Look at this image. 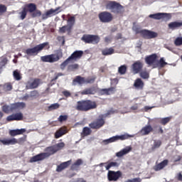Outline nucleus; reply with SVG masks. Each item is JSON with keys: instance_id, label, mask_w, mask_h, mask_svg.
Here are the masks:
<instances>
[{"instance_id": "64", "label": "nucleus", "mask_w": 182, "mask_h": 182, "mask_svg": "<svg viewBox=\"0 0 182 182\" xmlns=\"http://www.w3.org/2000/svg\"><path fill=\"white\" fill-rule=\"evenodd\" d=\"M1 63H6V59L4 58L2 60Z\"/></svg>"}, {"instance_id": "40", "label": "nucleus", "mask_w": 182, "mask_h": 182, "mask_svg": "<svg viewBox=\"0 0 182 182\" xmlns=\"http://www.w3.org/2000/svg\"><path fill=\"white\" fill-rule=\"evenodd\" d=\"M139 73V76L140 77H141L142 79H149V77H150V74H149V72L146 71V70H141Z\"/></svg>"}, {"instance_id": "37", "label": "nucleus", "mask_w": 182, "mask_h": 182, "mask_svg": "<svg viewBox=\"0 0 182 182\" xmlns=\"http://www.w3.org/2000/svg\"><path fill=\"white\" fill-rule=\"evenodd\" d=\"M171 119H173V117H167L165 118H161L159 121L160 124H162V126H166V124L170 123L171 121Z\"/></svg>"}, {"instance_id": "42", "label": "nucleus", "mask_w": 182, "mask_h": 182, "mask_svg": "<svg viewBox=\"0 0 182 182\" xmlns=\"http://www.w3.org/2000/svg\"><path fill=\"white\" fill-rule=\"evenodd\" d=\"M13 76L15 80H21L22 79V75H21V73L18 70L14 71Z\"/></svg>"}, {"instance_id": "15", "label": "nucleus", "mask_w": 182, "mask_h": 182, "mask_svg": "<svg viewBox=\"0 0 182 182\" xmlns=\"http://www.w3.org/2000/svg\"><path fill=\"white\" fill-rule=\"evenodd\" d=\"M130 137H133V136L128 134H124L120 136L117 135V136H112L105 140V141H107V143H113L114 141H117V140H127V139H130Z\"/></svg>"}, {"instance_id": "8", "label": "nucleus", "mask_w": 182, "mask_h": 182, "mask_svg": "<svg viewBox=\"0 0 182 182\" xmlns=\"http://www.w3.org/2000/svg\"><path fill=\"white\" fill-rule=\"evenodd\" d=\"M83 56V51L82 50H75L74 51L71 55L67 58L64 62H63L60 64V68L65 69L68 65H69L70 62H72V60H77L80 59Z\"/></svg>"}, {"instance_id": "45", "label": "nucleus", "mask_w": 182, "mask_h": 182, "mask_svg": "<svg viewBox=\"0 0 182 182\" xmlns=\"http://www.w3.org/2000/svg\"><path fill=\"white\" fill-rule=\"evenodd\" d=\"M2 87L4 92H11V90L12 89V85H11V83H6L2 86Z\"/></svg>"}, {"instance_id": "34", "label": "nucleus", "mask_w": 182, "mask_h": 182, "mask_svg": "<svg viewBox=\"0 0 182 182\" xmlns=\"http://www.w3.org/2000/svg\"><path fill=\"white\" fill-rule=\"evenodd\" d=\"M113 53H114V49L112 48H105L102 50V55L103 56H109V55H113Z\"/></svg>"}, {"instance_id": "24", "label": "nucleus", "mask_w": 182, "mask_h": 182, "mask_svg": "<svg viewBox=\"0 0 182 182\" xmlns=\"http://www.w3.org/2000/svg\"><path fill=\"white\" fill-rule=\"evenodd\" d=\"M168 164V160L165 159L163 161H161L159 164H156L155 166L153 167V170L154 171H160V170H163Z\"/></svg>"}, {"instance_id": "3", "label": "nucleus", "mask_w": 182, "mask_h": 182, "mask_svg": "<svg viewBox=\"0 0 182 182\" xmlns=\"http://www.w3.org/2000/svg\"><path fill=\"white\" fill-rule=\"evenodd\" d=\"M97 107V104H96V102L90 100H83L77 102L75 110L78 112H89V110H93V109H96Z\"/></svg>"}, {"instance_id": "50", "label": "nucleus", "mask_w": 182, "mask_h": 182, "mask_svg": "<svg viewBox=\"0 0 182 182\" xmlns=\"http://www.w3.org/2000/svg\"><path fill=\"white\" fill-rule=\"evenodd\" d=\"M159 65L160 66V68H164V66H166V65H167V63L164 60V58H160L159 61Z\"/></svg>"}, {"instance_id": "30", "label": "nucleus", "mask_w": 182, "mask_h": 182, "mask_svg": "<svg viewBox=\"0 0 182 182\" xmlns=\"http://www.w3.org/2000/svg\"><path fill=\"white\" fill-rule=\"evenodd\" d=\"M134 86L136 89H143L144 87V82L141 80V78H137L134 81Z\"/></svg>"}, {"instance_id": "25", "label": "nucleus", "mask_w": 182, "mask_h": 182, "mask_svg": "<svg viewBox=\"0 0 182 182\" xmlns=\"http://www.w3.org/2000/svg\"><path fill=\"white\" fill-rule=\"evenodd\" d=\"M82 164H83V160L78 159L74 164L71 165L70 169L73 170V171H78Z\"/></svg>"}, {"instance_id": "48", "label": "nucleus", "mask_w": 182, "mask_h": 182, "mask_svg": "<svg viewBox=\"0 0 182 182\" xmlns=\"http://www.w3.org/2000/svg\"><path fill=\"white\" fill-rule=\"evenodd\" d=\"M175 46H181L182 45V37H178L174 41Z\"/></svg>"}, {"instance_id": "62", "label": "nucleus", "mask_w": 182, "mask_h": 182, "mask_svg": "<svg viewBox=\"0 0 182 182\" xmlns=\"http://www.w3.org/2000/svg\"><path fill=\"white\" fill-rule=\"evenodd\" d=\"M75 182H86L83 178H78L76 181Z\"/></svg>"}, {"instance_id": "9", "label": "nucleus", "mask_w": 182, "mask_h": 182, "mask_svg": "<svg viewBox=\"0 0 182 182\" xmlns=\"http://www.w3.org/2000/svg\"><path fill=\"white\" fill-rule=\"evenodd\" d=\"M81 41L85 43L97 45L100 42V37L97 35L84 34L81 38Z\"/></svg>"}, {"instance_id": "23", "label": "nucleus", "mask_w": 182, "mask_h": 182, "mask_svg": "<svg viewBox=\"0 0 182 182\" xmlns=\"http://www.w3.org/2000/svg\"><path fill=\"white\" fill-rule=\"evenodd\" d=\"M116 91V87H111L109 88H104V89H100L98 92L101 96H103L104 95H112V93H114Z\"/></svg>"}, {"instance_id": "13", "label": "nucleus", "mask_w": 182, "mask_h": 182, "mask_svg": "<svg viewBox=\"0 0 182 182\" xmlns=\"http://www.w3.org/2000/svg\"><path fill=\"white\" fill-rule=\"evenodd\" d=\"M144 63L141 60L135 61L131 66V69L134 75H137L143 70Z\"/></svg>"}, {"instance_id": "38", "label": "nucleus", "mask_w": 182, "mask_h": 182, "mask_svg": "<svg viewBox=\"0 0 182 182\" xmlns=\"http://www.w3.org/2000/svg\"><path fill=\"white\" fill-rule=\"evenodd\" d=\"M67 26L72 29L73 25H75V22H76V18H75V16H71L67 20Z\"/></svg>"}, {"instance_id": "22", "label": "nucleus", "mask_w": 182, "mask_h": 182, "mask_svg": "<svg viewBox=\"0 0 182 182\" xmlns=\"http://www.w3.org/2000/svg\"><path fill=\"white\" fill-rule=\"evenodd\" d=\"M168 16L169 15L167 13H156L149 16L151 19H156L157 21H159V19H164V18H168Z\"/></svg>"}, {"instance_id": "11", "label": "nucleus", "mask_w": 182, "mask_h": 182, "mask_svg": "<svg viewBox=\"0 0 182 182\" xmlns=\"http://www.w3.org/2000/svg\"><path fill=\"white\" fill-rule=\"evenodd\" d=\"M98 18L102 23H109L113 21V14L109 11H102L98 14Z\"/></svg>"}, {"instance_id": "6", "label": "nucleus", "mask_w": 182, "mask_h": 182, "mask_svg": "<svg viewBox=\"0 0 182 182\" xmlns=\"http://www.w3.org/2000/svg\"><path fill=\"white\" fill-rule=\"evenodd\" d=\"M26 104L25 102H16L11 104V105H4L2 106V112L4 113H11V112H15L16 110L25 109Z\"/></svg>"}, {"instance_id": "29", "label": "nucleus", "mask_w": 182, "mask_h": 182, "mask_svg": "<svg viewBox=\"0 0 182 182\" xmlns=\"http://www.w3.org/2000/svg\"><path fill=\"white\" fill-rule=\"evenodd\" d=\"M132 151L131 146H127L126 148L123 149L120 151L116 153L117 157H123L125 154H127Z\"/></svg>"}, {"instance_id": "7", "label": "nucleus", "mask_w": 182, "mask_h": 182, "mask_svg": "<svg viewBox=\"0 0 182 182\" xmlns=\"http://www.w3.org/2000/svg\"><path fill=\"white\" fill-rule=\"evenodd\" d=\"M106 9L111 11L112 14H122L123 11L124 7L120 4V3H117L115 1H109L105 5Z\"/></svg>"}, {"instance_id": "57", "label": "nucleus", "mask_w": 182, "mask_h": 182, "mask_svg": "<svg viewBox=\"0 0 182 182\" xmlns=\"http://www.w3.org/2000/svg\"><path fill=\"white\" fill-rule=\"evenodd\" d=\"M176 178L178 181H182V174L181 172L177 173Z\"/></svg>"}, {"instance_id": "32", "label": "nucleus", "mask_w": 182, "mask_h": 182, "mask_svg": "<svg viewBox=\"0 0 182 182\" xmlns=\"http://www.w3.org/2000/svg\"><path fill=\"white\" fill-rule=\"evenodd\" d=\"M182 26V21L181 22H178V21H173V22H171L168 24V28L169 29H177V28H181Z\"/></svg>"}, {"instance_id": "47", "label": "nucleus", "mask_w": 182, "mask_h": 182, "mask_svg": "<svg viewBox=\"0 0 182 182\" xmlns=\"http://www.w3.org/2000/svg\"><path fill=\"white\" fill-rule=\"evenodd\" d=\"M59 107H60V105L58 103L52 104L48 107V110H56Z\"/></svg>"}, {"instance_id": "43", "label": "nucleus", "mask_w": 182, "mask_h": 182, "mask_svg": "<svg viewBox=\"0 0 182 182\" xmlns=\"http://www.w3.org/2000/svg\"><path fill=\"white\" fill-rule=\"evenodd\" d=\"M77 69H79L78 64H71L69 65L68 67V70H69L70 72H75V70H77Z\"/></svg>"}, {"instance_id": "5", "label": "nucleus", "mask_w": 182, "mask_h": 182, "mask_svg": "<svg viewBox=\"0 0 182 182\" xmlns=\"http://www.w3.org/2000/svg\"><path fill=\"white\" fill-rule=\"evenodd\" d=\"M63 58V53L61 50H58L54 54H50L41 57V61L45 62L47 63H55V62H58Z\"/></svg>"}, {"instance_id": "39", "label": "nucleus", "mask_w": 182, "mask_h": 182, "mask_svg": "<svg viewBox=\"0 0 182 182\" xmlns=\"http://www.w3.org/2000/svg\"><path fill=\"white\" fill-rule=\"evenodd\" d=\"M126 72H127V66H126V65H123L119 67L118 73L119 75H126Z\"/></svg>"}, {"instance_id": "12", "label": "nucleus", "mask_w": 182, "mask_h": 182, "mask_svg": "<svg viewBox=\"0 0 182 182\" xmlns=\"http://www.w3.org/2000/svg\"><path fill=\"white\" fill-rule=\"evenodd\" d=\"M63 9L62 7L58 6L55 9H50L47 11L46 14L42 15V19H48V18H50V16H55V15H58V14H60Z\"/></svg>"}, {"instance_id": "41", "label": "nucleus", "mask_w": 182, "mask_h": 182, "mask_svg": "<svg viewBox=\"0 0 182 182\" xmlns=\"http://www.w3.org/2000/svg\"><path fill=\"white\" fill-rule=\"evenodd\" d=\"M161 140H154V144L151 147V150H156V149H159L160 146H161Z\"/></svg>"}, {"instance_id": "33", "label": "nucleus", "mask_w": 182, "mask_h": 182, "mask_svg": "<svg viewBox=\"0 0 182 182\" xmlns=\"http://www.w3.org/2000/svg\"><path fill=\"white\" fill-rule=\"evenodd\" d=\"M64 134H66V129L65 128H60L55 133V139H59L62 137Z\"/></svg>"}, {"instance_id": "19", "label": "nucleus", "mask_w": 182, "mask_h": 182, "mask_svg": "<svg viewBox=\"0 0 182 182\" xmlns=\"http://www.w3.org/2000/svg\"><path fill=\"white\" fill-rule=\"evenodd\" d=\"M152 132H154V129L151 125L149 124L142 127V129L139 131V133L141 136H147L149 134L152 133Z\"/></svg>"}, {"instance_id": "2", "label": "nucleus", "mask_w": 182, "mask_h": 182, "mask_svg": "<svg viewBox=\"0 0 182 182\" xmlns=\"http://www.w3.org/2000/svg\"><path fill=\"white\" fill-rule=\"evenodd\" d=\"M28 14H31L32 18H38L42 16V11L41 10H38V7L36 4L33 3H29L26 4L23 8L22 11L19 12L20 18L23 21L25 18H26V15Z\"/></svg>"}, {"instance_id": "1", "label": "nucleus", "mask_w": 182, "mask_h": 182, "mask_svg": "<svg viewBox=\"0 0 182 182\" xmlns=\"http://www.w3.org/2000/svg\"><path fill=\"white\" fill-rule=\"evenodd\" d=\"M65 147L64 142H60L55 145L48 146L46 148V151L44 153L38 154L30 159V163H36V161H42V160H45L47 157H50V156H53L55 153H58L59 150H62Z\"/></svg>"}, {"instance_id": "27", "label": "nucleus", "mask_w": 182, "mask_h": 182, "mask_svg": "<svg viewBox=\"0 0 182 182\" xmlns=\"http://www.w3.org/2000/svg\"><path fill=\"white\" fill-rule=\"evenodd\" d=\"M0 143H2L4 146H9V144H17L18 139L12 138L11 139H0Z\"/></svg>"}, {"instance_id": "55", "label": "nucleus", "mask_w": 182, "mask_h": 182, "mask_svg": "<svg viewBox=\"0 0 182 182\" xmlns=\"http://www.w3.org/2000/svg\"><path fill=\"white\" fill-rule=\"evenodd\" d=\"M156 129H158L156 130V133H159L160 134H163V133H164V131L163 130V128L161 126H156Z\"/></svg>"}, {"instance_id": "61", "label": "nucleus", "mask_w": 182, "mask_h": 182, "mask_svg": "<svg viewBox=\"0 0 182 182\" xmlns=\"http://www.w3.org/2000/svg\"><path fill=\"white\" fill-rule=\"evenodd\" d=\"M151 109V107H149V106H145L144 107V110L145 112H148V110H150Z\"/></svg>"}, {"instance_id": "52", "label": "nucleus", "mask_w": 182, "mask_h": 182, "mask_svg": "<svg viewBox=\"0 0 182 182\" xmlns=\"http://www.w3.org/2000/svg\"><path fill=\"white\" fill-rule=\"evenodd\" d=\"M95 80H96V77H92L91 78H87L85 80V83H95Z\"/></svg>"}, {"instance_id": "59", "label": "nucleus", "mask_w": 182, "mask_h": 182, "mask_svg": "<svg viewBox=\"0 0 182 182\" xmlns=\"http://www.w3.org/2000/svg\"><path fill=\"white\" fill-rule=\"evenodd\" d=\"M31 97H35L36 96H38V91H33L30 94Z\"/></svg>"}, {"instance_id": "21", "label": "nucleus", "mask_w": 182, "mask_h": 182, "mask_svg": "<svg viewBox=\"0 0 182 182\" xmlns=\"http://www.w3.org/2000/svg\"><path fill=\"white\" fill-rule=\"evenodd\" d=\"M70 164H72V159L63 162L57 166L56 171H58V173H60L61 171H63V170L68 168Z\"/></svg>"}, {"instance_id": "31", "label": "nucleus", "mask_w": 182, "mask_h": 182, "mask_svg": "<svg viewBox=\"0 0 182 182\" xmlns=\"http://www.w3.org/2000/svg\"><path fill=\"white\" fill-rule=\"evenodd\" d=\"M73 82L74 85H76V83H77L80 85L86 83L85 77H81L80 75L76 76L75 78L73 80Z\"/></svg>"}, {"instance_id": "20", "label": "nucleus", "mask_w": 182, "mask_h": 182, "mask_svg": "<svg viewBox=\"0 0 182 182\" xmlns=\"http://www.w3.org/2000/svg\"><path fill=\"white\" fill-rule=\"evenodd\" d=\"M156 59L157 54H151L145 57V63H146V65H148L149 66H152V65H154Z\"/></svg>"}, {"instance_id": "53", "label": "nucleus", "mask_w": 182, "mask_h": 182, "mask_svg": "<svg viewBox=\"0 0 182 182\" xmlns=\"http://www.w3.org/2000/svg\"><path fill=\"white\" fill-rule=\"evenodd\" d=\"M124 182H141V179L140 178H134L132 179H128Z\"/></svg>"}, {"instance_id": "46", "label": "nucleus", "mask_w": 182, "mask_h": 182, "mask_svg": "<svg viewBox=\"0 0 182 182\" xmlns=\"http://www.w3.org/2000/svg\"><path fill=\"white\" fill-rule=\"evenodd\" d=\"M8 8L4 4H0V16L6 12Z\"/></svg>"}, {"instance_id": "49", "label": "nucleus", "mask_w": 182, "mask_h": 182, "mask_svg": "<svg viewBox=\"0 0 182 182\" xmlns=\"http://www.w3.org/2000/svg\"><path fill=\"white\" fill-rule=\"evenodd\" d=\"M114 113H117V110L111 108L107 112V113L105 114V117H107V116H110V114H114Z\"/></svg>"}, {"instance_id": "36", "label": "nucleus", "mask_w": 182, "mask_h": 182, "mask_svg": "<svg viewBox=\"0 0 182 182\" xmlns=\"http://www.w3.org/2000/svg\"><path fill=\"white\" fill-rule=\"evenodd\" d=\"M72 31V28L69 27V26L65 25L63 26V27H60L59 28V33H65L66 32H68V33H70V31Z\"/></svg>"}, {"instance_id": "63", "label": "nucleus", "mask_w": 182, "mask_h": 182, "mask_svg": "<svg viewBox=\"0 0 182 182\" xmlns=\"http://www.w3.org/2000/svg\"><path fill=\"white\" fill-rule=\"evenodd\" d=\"M4 117V113L2 112H0V120Z\"/></svg>"}, {"instance_id": "17", "label": "nucleus", "mask_w": 182, "mask_h": 182, "mask_svg": "<svg viewBox=\"0 0 182 182\" xmlns=\"http://www.w3.org/2000/svg\"><path fill=\"white\" fill-rule=\"evenodd\" d=\"M6 120L7 122H19L21 120H23V114H22V112L12 114L6 117Z\"/></svg>"}, {"instance_id": "26", "label": "nucleus", "mask_w": 182, "mask_h": 182, "mask_svg": "<svg viewBox=\"0 0 182 182\" xmlns=\"http://www.w3.org/2000/svg\"><path fill=\"white\" fill-rule=\"evenodd\" d=\"M97 93V90L95 87L86 88L84 90L81 91L80 95H96Z\"/></svg>"}, {"instance_id": "14", "label": "nucleus", "mask_w": 182, "mask_h": 182, "mask_svg": "<svg viewBox=\"0 0 182 182\" xmlns=\"http://www.w3.org/2000/svg\"><path fill=\"white\" fill-rule=\"evenodd\" d=\"M122 177V172L120 171H109L107 173V178L109 181H117Z\"/></svg>"}, {"instance_id": "4", "label": "nucleus", "mask_w": 182, "mask_h": 182, "mask_svg": "<svg viewBox=\"0 0 182 182\" xmlns=\"http://www.w3.org/2000/svg\"><path fill=\"white\" fill-rule=\"evenodd\" d=\"M133 31H134L136 35H140L144 39H154L157 38V33L151 31L147 29H141L140 27L134 26Z\"/></svg>"}, {"instance_id": "58", "label": "nucleus", "mask_w": 182, "mask_h": 182, "mask_svg": "<svg viewBox=\"0 0 182 182\" xmlns=\"http://www.w3.org/2000/svg\"><path fill=\"white\" fill-rule=\"evenodd\" d=\"M182 157L180 155H178L175 156L174 163H177V161H180L181 160Z\"/></svg>"}, {"instance_id": "18", "label": "nucleus", "mask_w": 182, "mask_h": 182, "mask_svg": "<svg viewBox=\"0 0 182 182\" xmlns=\"http://www.w3.org/2000/svg\"><path fill=\"white\" fill-rule=\"evenodd\" d=\"M41 82V80L39 78L34 79L32 82H28L26 85V89H36L37 87H38Z\"/></svg>"}, {"instance_id": "56", "label": "nucleus", "mask_w": 182, "mask_h": 182, "mask_svg": "<svg viewBox=\"0 0 182 182\" xmlns=\"http://www.w3.org/2000/svg\"><path fill=\"white\" fill-rule=\"evenodd\" d=\"M63 95L65 97H70L71 94L69 91L65 90L63 92Z\"/></svg>"}, {"instance_id": "54", "label": "nucleus", "mask_w": 182, "mask_h": 182, "mask_svg": "<svg viewBox=\"0 0 182 182\" xmlns=\"http://www.w3.org/2000/svg\"><path fill=\"white\" fill-rule=\"evenodd\" d=\"M59 76H62L61 73H59L58 74H57L53 80H51V83H53V85H55V82H56V80H58V79L59 78Z\"/></svg>"}, {"instance_id": "44", "label": "nucleus", "mask_w": 182, "mask_h": 182, "mask_svg": "<svg viewBox=\"0 0 182 182\" xmlns=\"http://www.w3.org/2000/svg\"><path fill=\"white\" fill-rule=\"evenodd\" d=\"M112 167H119V164L117 162H109L106 166V170H110Z\"/></svg>"}, {"instance_id": "28", "label": "nucleus", "mask_w": 182, "mask_h": 182, "mask_svg": "<svg viewBox=\"0 0 182 182\" xmlns=\"http://www.w3.org/2000/svg\"><path fill=\"white\" fill-rule=\"evenodd\" d=\"M26 132V129H11L9 131V134L11 136V137H15V136H18L19 134H23V133H25Z\"/></svg>"}, {"instance_id": "51", "label": "nucleus", "mask_w": 182, "mask_h": 182, "mask_svg": "<svg viewBox=\"0 0 182 182\" xmlns=\"http://www.w3.org/2000/svg\"><path fill=\"white\" fill-rule=\"evenodd\" d=\"M66 120H68V115H60L58 117V122H60V123L63 122H66Z\"/></svg>"}, {"instance_id": "16", "label": "nucleus", "mask_w": 182, "mask_h": 182, "mask_svg": "<svg viewBox=\"0 0 182 182\" xmlns=\"http://www.w3.org/2000/svg\"><path fill=\"white\" fill-rule=\"evenodd\" d=\"M89 126L90 129L97 130L100 129V127H103V126H105V119H103V118L97 119L95 121L89 124Z\"/></svg>"}, {"instance_id": "60", "label": "nucleus", "mask_w": 182, "mask_h": 182, "mask_svg": "<svg viewBox=\"0 0 182 182\" xmlns=\"http://www.w3.org/2000/svg\"><path fill=\"white\" fill-rule=\"evenodd\" d=\"M137 109H139V106L137 105V104H135L134 105L131 107L132 110H137Z\"/></svg>"}, {"instance_id": "35", "label": "nucleus", "mask_w": 182, "mask_h": 182, "mask_svg": "<svg viewBox=\"0 0 182 182\" xmlns=\"http://www.w3.org/2000/svg\"><path fill=\"white\" fill-rule=\"evenodd\" d=\"M90 134H92V129L87 127H84L81 132L82 137H86L87 136H90Z\"/></svg>"}, {"instance_id": "10", "label": "nucleus", "mask_w": 182, "mask_h": 182, "mask_svg": "<svg viewBox=\"0 0 182 182\" xmlns=\"http://www.w3.org/2000/svg\"><path fill=\"white\" fill-rule=\"evenodd\" d=\"M48 43H43L39 45L36 46L32 48H27L25 51V53L28 55V56H36L39 52L43 50L45 46H48Z\"/></svg>"}]
</instances>
